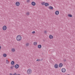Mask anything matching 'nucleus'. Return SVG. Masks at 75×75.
<instances>
[{
    "mask_svg": "<svg viewBox=\"0 0 75 75\" xmlns=\"http://www.w3.org/2000/svg\"><path fill=\"white\" fill-rule=\"evenodd\" d=\"M15 69H18L19 67V65L18 64H16L15 66Z\"/></svg>",
    "mask_w": 75,
    "mask_h": 75,
    "instance_id": "7",
    "label": "nucleus"
},
{
    "mask_svg": "<svg viewBox=\"0 0 75 75\" xmlns=\"http://www.w3.org/2000/svg\"><path fill=\"white\" fill-rule=\"evenodd\" d=\"M31 4L32 5V6H35V4H36L34 1H33L31 2Z\"/></svg>",
    "mask_w": 75,
    "mask_h": 75,
    "instance_id": "8",
    "label": "nucleus"
},
{
    "mask_svg": "<svg viewBox=\"0 0 75 75\" xmlns=\"http://www.w3.org/2000/svg\"><path fill=\"white\" fill-rule=\"evenodd\" d=\"M54 68H55L56 69L58 68V65L57 64H55L54 65Z\"/></svg>",
    "mask_w": 75,
    "mask_h": 75,
    "instance_id": "5",
    "label": "nucleus"
},
{
    "mask_svg": "<svg viewBox=\"0 0 75 75\" xmlns=\"http://www.w3.org/2000/svg\"><path fill=\"white\" fill-rule=\"evenodd\" d=\"M35 31H33L32 32V34H35Z\"/></svg>",
    "mask_w": 75,
    "mask_h": 75,
    "instance_id": "23",
    "label": "nucleus"
},
{
    "mask_svg": "<svg viewBox=\"0 0 75 75\" xmlns=\"http://www.w3.org/2000/svg\"><path fill=\"white\" fill-rule=\"evenodd\" d=\"M49 37L50 39H53V38H54L53 36L51 35H50L49 36Z\"/></svg>",
    "mask_w": 75,
    "mask_h": 75,
    "instance_id": "6",
    "label": "nucleus"
},
{
    "mask_svg": "<svg viewBox=\"0 0 75 75\" xmlns=\"http://www.w3.org/2000/svg\"><path fill=\"white\" fill-rule=\"evenodd\" d=\"M40 60L39 59H38L36 60V61H39Z\"/></svg>",
    "mask_w": 75,
    "mask_h": 75,
    "instance_id": "27",
    "label": "nucleus"
},
{
    "mask_svg": "<svg viewBox=\"0 0 75 75\" xmlns=\"http://www.w3.org/2000/svg\"><path fill=\"white\" fill-rule=\"evenodd\" d=\"M9 75H13V74L11 73Z\"/></svg>",
    "mask_w": 75,
    "mask_h": 75,
    "instance_id": "29",
    "label": "nucleus"
},
{
    "mask_svg": "<svg viewBox=\"0 0 75 75\" xmlns=\"http://www.w3.org/2000/svg\"><path fill=\"white\" fill-rule=\"evenodd\" d=\"M32 69L30 68H29L27 70V73L28 75H31L32 74Z\"/></svg>",
    "mask_w": 75,
    "mask_h": 75,
    "instance_id": "2",
    "label": "nucleus"
},
{
    "mask_svg": "<svg viewBox=\"0 0 75 75\" xmlns=\"http://www.w3.org/2000/svg\"><path fill=\"white\" fill-rule=\"evenodd\" d=\"M6 63L7 64H9V61H8V60H6Z\"/></svg>",
    "mask_w": 75,
    "mask_h": 75,
    "instance_id": "20",
    "label": "nucleus"
},
{
    "mask_svg": "<svg viewBox=\"0 0 75 75\" xmlns=\"http://www.w3.org/2000/svg\"><path fill=\"white\" fill-rule=\"evenodd\" d=\"M13 75H17V73H15L13 74Z\"/></svg>",
    "mask_w": 75,
    "mask_h": 75,
    "instance_id": "25",
    "label": "nucleus"
},
{
    "mask_svg": "<svg viewBox=\"0 0 75 75\" xmlns=\"http://www.w3.org/2000/svg\"><path fill=\"white\" fill-rule=\"evenodd\" d=\"M45 2H42L41 3V4H42V6H44L45 5Z\"/></svg>",
    "mask_w": 75,
    "mask_h": 75,
    "instance_id": "19",
    "label": "nucleus"
},
{
    "mask_svg": "<svg viewBox=\"0 0 75 75\" xmlns=\"http://www.w3.org/2000/svg\"><path fill=\"white\" fill-rule=\"evenodd\" d=\"M46 31H45V33H46Z\"/></svg>",
    "mask_w": 75,
    "mask_h": 75,
    "instance_id": "31",
    "label": "nucleus"
},
{
    "mask_svg": "<svg viewBox=\"0 0 75 75\" xmlns=\"http://www.w3.org/2000/svg\"><path fill=\"white\" fill-rule=\"evenodd\" d=\"M11 51L13 52H14L16 51V50L14 48H12L11 49Z\"/></svg>",
    "mask_w": 75,
    "mask_h": 75,
    "instance_id": "12",
    "label": "nucleus"
},
{
    "mask_svg": "<svg viewBox=\"0 0 75 75\" xmlns=\"http://www.w3.org/2000/svg\"><path fill=\"white\" fill-rule=\"evenodd\" d=\"M33 45H37V42H35L33 43Z\"/></svg>",
    "mask_w": 75,
    "mask_h": 75,
    "instance_id": "18",
    "label": "nucleus"
},
{
    "mask_svg": "<svg viewBox=\"0 0 75 75\" xmlns=\"http://www.w3.org/2000/svg\"><path fill=\"white\" fill-rule=\"evenodd\" d=\"M1 45H0V50H1Z\"/></svg>",
    "mask_w": 75,
    "mask_h": 75,
    "instance_id": "28",
    "label": "nucleus"
},
{
    "mask_svg": "<svg viewBox=\"0 0 75 75\" xmlns=\"http://www.w3.org/2000/svg\"><path fill=\"white\" fill-rule=\"evenodd\" d=\"M45 6L46 7L49 6V4L48 3H45Z\"/></svg>",
    "mask_w": 75,
    "mask_h": 75,
    "instance_id": "15",
    "label": "nucleus"
},
{
    "mask_svg": "<svg viewBox=\"0 0 75 75\" xmlns=\"http://www.w3.org/2000/svg\"><path fill=\"white\" fill-rule=\"evenodd\" d=\"M20 5V4L18 1H17L16 2L15 5L16 7H19Z\"/></svg>",
    "mask_w": 75,
    "mask_h": 75,
    "instance_id": "3",
    "label": "nucleus"
},
{
    "mask_svg": "<svg viewBox=\"0 0 75 75\" xmlns=\"http://www.w3.org/2000/svg\"><path fill=\"white\" fill-rule=\"evenodd\" d=\"M61 71L62 72H65V71H66V69H65V68H63L61 69Z\"/></svg>",
    "mask_w": 75,
    "mask_h": 75,
    "instance_id": "10",
    "label": "nucleus"
},
{
    "mask_svg": "<svg viewBox=\"0 0 75 75\" xmlns=\"http://www.w3.org/2000/svg\"><path fill=\"white\" fill-rule=\"evenodd\" d=\"M30 1V0H27V3H29Z\"/></svg>",
    "mask_w": 75,
    "mask_h": 75,
    "instance_id": "24",
    "label": "nucleus"
},
{
    "mask_svg": "<svg viewBox=\"0 0 75 75\" xmlns=\"http://www.w3.org/2000/svg\"><path fill=\"white\" fill-rule=\"evenodd\" d=\"M28 45H29V44H28V43H27L26 44V46H28Z\"/></svg>",
    "mask_w": 75,
    "mask_h": 75,
    "instance_id": "26",
    "label": "nucleus"
},
{
    "mask_svg": "<svg viewBox=\"0 0 75 75\" xmlns=\"http://www.w3.org/2000/svg\"><path fill=\"white\" fill-rule=\"evenodd\" d=\"M15 64L14 62V61H12L11 62V65H13Z\"/></svg>",
    "mask_w": 75,
    "mask_h": 75,
    "instance_id": "21",
    "label": "nucleus"
},
{
    "mask_svg": "<svg viewBox=\"0 0 75 75\" xmlns=\"http://www.w3.org/2000/svg\"><path fill=\"white\" fill-rule=\"evenodd\" d=\"M16 39L17 41H21L22 39V37L20 35H18L16 36Z\"/></svg>",
    "mask_w": 75,
    "mask_h": 75,
    "instance_id": "1",
    "label": "nucleus"
},
{
    "mask_svg": "<svg viewBox=\"0 0 75 75\" xmlns=\"http://www.w3.org/2000/svg\"><path fill=\"white\" fill-rule=\"evenodd\" d=\"M7 26L6 25H4L2 28V29L4 31H6L7 30Z\"/></svg>",
    "mask_w": 75,
    "mask_h": 75,
    "instance_id": "4",
    "label": "nucleus"
},
{
    "mask_svg": "<svg viewBox=\"0 0 75 75\" xmlns=\"http://www.w3.org/2000/svg\"><path fill=\"white\" fill-rule=\"evenodd\" d=\"M3 56L4 57H7V54L6 53H4L3 54Z\"/></svg>",
    "mask_w": 75,
    "mask_h": 75,
    "instance_id": "14",
    "label": "nucleus"
},
{
    "mask_svg": "<svg viewBox=\"0 0 75 75\" xmlns=\"http://www.w3.org/2000/svg\"><path fill=\"white\" fill-rule=\"evenodd\" d=\"M17 75H21L19 74H18Z\"/></svg>",
    "mask_w": 75,
    "mask_h": 75,
    "instance_id": "30",
    "label": "nucleus"
},
{
    "mask_svg": "<svg viewBox=\"0 0 75 75\" xmlns=\"http://www.w3.org/2000/svg\"><path fill=\"white\" fill-rule=\"evenodd\" d=\"M68 16L69 17H72V15L71 14H68Z\"/></svg>",
    "mask_w": 75,
    "mask_h": 75,
    "instance_id": "13",
    "label": "nucleus"
},
{
    "mask_svg": "<svg viewBox=\"0 0 75 75\" xmlns=\"http://www.w3.org/2000/svg\"><path fill=\"white\" fill-rule=\"evenodd\" d=\"M59 12L58 11H56L55 12V14L57 16H58L59 14Z\"/></svg>",
    "mask_w": 75,
    "mask_h": 75,
    "instance_id": "11",
    "label": "nucleus"
},
{
    "mask_svg": "<svg viewBox=\"0 0 75 75\" xmlns=\"http://www.w3.org/2000/svg\"><path fill=\"white\" fill-rule=\"evenodd\" d=\"M41 47H42L41 45H39L38 46V48H39V49L41 48Z\"/></svg>",
    "mask_w": 75,
    "mask_h": 75,
    "instance_id": "16",
    "label": "nucleus"
},
{
    "mask_svg": "<svg viewBox=\"0 0 75 75\" xmlns=\"http://www.w3.org/2000/svg\"><path fill=\"white\" fill-rule=\"evenodd\" d=\"M50 9V10H53V7L51 6H50L48 7Z\"/></svg>",
    "mask_w": 75,
    "mask_h": 75,
    "instance_id": "17",
    "label": "nucleus"
},
{
    "mask_svg": "<svg viewBox=\"0 0 75 75\" xmlns=\"http://www.w3.org/2000/svg\"><path fill=\"white\" fill-rule=\"evenodd\" d=\"M59 68H61V67H63V64L62 63H60L59 64Z\"/></svg>",
    "mask_w": 75,
    "mask_h": 75,
    "instance_id": "9",
    "label": "nucleus"
},
{
    "mask_svg": "<svg viewBox=\"0 0 75 75\" xmlns=\"http://www.w3.org/2000/svg\"><path fill=\"white\" fill-rule=\"evenodd\" d=\"M29 14H30V13H29V12H28L26 13V15H27V16H28Z\"/></svg>",
    "mask_w": 75,
    "mask_h": 75,
    "instance_id": "22",
    "label": "nucleus"
}]
</instances>
